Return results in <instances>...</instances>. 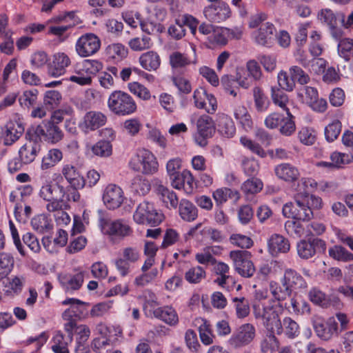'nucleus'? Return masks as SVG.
I'll list each match as a JSON object with an SVG mask.
<instances>
[{"instance_id":"1","label":"nucleus","mask_w":353,"mask_h":353,"mask_svg":"<svg viewBox=\"0 0 353 353\" xmlns=\"http://www.w3.org/2000/svg\"><path fill=\"white\" fill-rule=\"evenodd\" d=\"M254 314L256 319H260L265 329L271 333L281 334L283 325L280 314V305L272 299L265 303H256L253 306Z\"/></svg>"},{"instance_id":"2","label":"nucleus","mask_w":353,"mask_h":353,"mask_svg":"<svg viewBox=\"0 0 353 353\" xmlns=\"http://www.w3.org/2000/svg\"><path fill=\"white\" fill-rule=\"evenodd\" d=\"M108 107L111 112L117 116H128L137 111L134 99L121 90L112 92L108 99Z\"/></svg>"},{"instance_id":"3","label":"nucleus","mask_w":353,"mask_h":353,"mask_svg":"<svg viewBox=\"0 0 353 353\" xmlns=\"http://www.w3.org/2000/svg\"><path fill=\"white\" fill-rule=\"evenodd\" d=\"M294 202L286 203L282 209L283 214L287 218L296 220L309 221L314 216L307 201L305 192H299L294 196Z\"/></svg>"},{"instance_id":"4","label":"nucleus","mask_w":353,"mask_h":353,"mask_svg":"<svg viewBox=\"0 0 353 353\" xmlns=\"http://www.w3.org/2000/svg\"><path fill=\"white\" fill-rule=\"evenodd\" d=\"M64 305H69L70 307L62 314L63 320L68 321L64 325L65 330L72 338L73 331L76 327V320L80 319L86 311L87 303L79 299L70 298L62 302Z\"/></svg>"},{"instance_id":"5","label":"nucleus","mask_w":353,"mask_h":353,"mask_svg":"<svg viewBox=\"0 0 353 353\" xmlns=\"http://www.w3.org/2000/svg\"><path fill=\"white\" fill-rule=\"evenodd\" d=\"M129 165L134 171L144 174H153L158 171L159 163L156 157L149 150L141 149L131 159Z\"/></svg>"},{"instance_id":"6","label":"nucleus","mask_w":353,"mask_h":353,"mask_svg":"<svg viewBox=\"0 0 353 353\" xmlns=\"http://www.w3.org/2000/svg\"><path fill=\"white\" fill-rule=\"evenodd\" d=\"M164 216L154 208L153 203L148 201L141 203L133 214L134 221L138 224H146L155 226L161 223Z\"/></svg>"},{"instance_id":"7","label":"nucleus","mask_w":353,"mask_h":353,"mask_svg":"<svg viewBox=\"0 0 353 353\" xmlns=\"http://www.w3.org/2000/svg\"><path fill=\"white\" fill-rule=\"evenodd\" d=\"M141 258V253L137 247H125L121 250V257L114 261L116 269L121 276H126L131 272L132 265L139 262Z\"/></svg>"},{"instance_id":"8","label":"nucleus","mask_w":353,"mask_h":353,"mask_svg":"<svg viewBox=\"0 0 353 353\" xmlns=\"http://www.w3.org/2000/svg\"><path fill=\"white\" fill-rule=\"evenodd\" d=\"M256 336V330L251 323L239 326L231 335L228 343L234 349H240L250 345Z\"/></svg>"},{"instance_id":"9","label":"nucleus","mask_w":353,"mask_h":353,"mask_svg":"<svg viewBox=\"0 0 353 353\" xmlns=\"http://www.w3.org/2000/svg\"><path fill=\"white\" fill-rule=\"evenodd\" d=\"M31 129H32V134L39 141H41V139H43L45 141L54 144L63 138V132L61 129L55 123L47 121Z\"/></svg>"},{"instance_id":"10","label":"nucleus","mask_w":353,"mask_h":353,"mask_svg":"<svg viewBox=\"0 0 353 353\" xmlns=\"http://www.w3.org/2000/svg\"><path fill=\"white\" fill-rule=\"evenodd\" d=\"M311 321L316 335L324 341H328L338 334V324L334 317L325 321L322 316L315 314Z\"/></svg>"},{"instance_id":"11","label":"nucleus","mask_w":353,"mask_h":353,"mask_svg":"<svg viewBox=\"0 0 353 353\" xmlns=\"http://www.w3.org/2000/svg\"><path fill=\"white\" fill-rule=\"evenodd\" d=\"M250 253L243 250H233L230 252L236 271L242 276L249 278L253 276L255 268L250 259Z\"/></svg>"},{"instance_id":"12","label":"nucleus","mask_w":353,"mask_h":353,"mask_svg":"<svg viewBox=\"0 0 353 353\" xmlns=\"http://www.w3.org/2000/svg\"><path fill=\"white\" fill-rule=\"evenodd\" d=\"M26 142L19 150V156L21 158L25 165L34 161L41 151V141L32 134V129H29L26 134Z\"/></svg>"},{"instance_id":"13","label":"nucleus","mask_w":353,"mask_h":353,"mask_svg":"<svg viewBox=\"0 0 353 353\" xmlns=\"http://www.w3.org/2000/svg\"><path fill=\"white\" fill-rule=\"evenodd\" d=\"M101 47L100 39L93 33H86L77 41L75 50L81 57H87L97 53Z\"/></svg>"},{"instance_id":"14","label":"nucleus","mask_w":353,"mask_h":353,"mask_svg":"<svg viewBox=\"0 0 353 353\" xmlns=\"http://www.w3.org/2000/svg\"><path fill=\"white\" fill-rule=\"evenodd\" d=\"M326 243L319 238L301 240L296 245L299 256L303 259L312 258L316 253H325Z\"/></svg>"},{"instance_id":"15","label":"nucleus","mask_w":353,"mask_h":353,"mask_svg":"<svg viewBox=\"0 0 353 353\" xmlns=\"http://www.w3.org/2000/svg\"><path fill=\"white\" fill-rule=\"evenodd\" d=\"M203 12L205 19L213 23L223 22L230 18L232 14L230 6L224 1H219L205 6Z\"/></svg>"},{"instance_id":"16","label":"nucleus","mask_w":353,"mask_h":353,"mask_svg":"<svg viewBox=\"0 0 353 353\" xmlns=\"http://www.w3.org/2000/svg\"><path fill=\"white\" fill-rule=\"evenodd\" d=\"M299 95L304 103L307 104L313 110L318 112H324L327 107L326 100L319 99L317 90L311 86H304Z\"/></svg>"},{"instance_id":"17","label":"nucleus","mask_w":353,"mask_h":353,"mask_svg":"<svg viewBox=\"0 0 353 353\" xmlns=\"http://www.w3.org/2000/svg\"><path fill=\"white\" fill-rule=\"evenodd\" d=\"M103 201L105 205L110 210L119 208L123 203L125 196L122 189L115 185H108L103 192Z\"/></svg>"},{"instance_id":"18","label":"nucleus","mask_w":353,"mask_h":353,"mask_svg":"<svg viewBox=\"0 0 353 353\" xmlns=\"http://www.w3.org/2000/svg\"><path fill=\"white\" fill-rule=\"evenodd\" d=\"M107 121L106 116L99 111H89L84 115L79 127L87 134L104 125Z\"/></svg>"},{"instance_id":"19","label":"nucleus","mask_w":353,"mask_h":353,"mask_svg":"<svg viewBox=\"0 0 353 353\" xmlns=\"http://www.w3.org/2000/svg\"><path fill=\"white\" fill-rule=\"evenodd\" d=\"M70 63V59L66 54L57 52L53 55L52 61L48 66V74L52 77H59L65 74Z\"/></svg>"},{"instance_id":"20","label":"nucleus","mask_w":353,"mask_h":353,"mask_svg":"<svg viewBox=\"0 0 353 353\" xmlns=\"http://www.w3.org/2000/svg\"><path fill=\"white\" fill-rule=\"evenodd\" d=\"M281 283L288 286L291 292L293 290L305 289L307 287L303 277L291 268L285 270L283 276L281 279Z\"/></svg>"},{"instance_id":"21","label":"nucleus","mask_w":353,"mask_h":353,"mask_svg":"<svg viewBox=\"0 0 353 353\" xmlns=\"http://www.w3.org/2000/svg\"><path fill=\"white\" fill-rule=\"evenodd\" d=\"M154 316L170 326H176L179 323V316L176 311L171 306L165 305L152 310Z\"/></svg>"},{"instance_id":"22","label":"nucleus","mask_w":353,"mask_h":353,"mask_svg":"<svg viewBox=\"0 0 353 353\" xmlns=\"http://www.w3.org/2000/svg\"><path fill=\"white\" fill-rule=\"evenodd\" d=\"M275 32L274 25L270 22H265L261 25L259 30L253 32V38L255 42L261 46L271 43Z\"/></svg>"},{"instance_id":"23","label":"nucleus","mask_w":353,"mask_h":353,"mask_svg":"<svg viewBox=\"0 0 353 353\" xmlns=\"http://www.w3.org/2000/svg\"><path fill=\"white\" fill-rule=\"evenodd\" d=\"M58 279L62 288L66 292H70L79 290L83 283L84 277L82 272H79L75 274H60Z\"/></svg>"},{"instance_id":"24","label":"nucleus","mask_w":353,"mask_h":353,"mask_svg":"<svg viewBox=\"0 0 353 353\" xmlns=\"http://www.w3.org/2000/svg\"><path fill=\"white\" fill-rule=\"evenodd\" d=\"M276 176L286 182H294L300 176L298 168L292 164L283 163L277 165L274 168Z\"/></svg>"},{"instance_id":"25","label":"nucleus","mask_w":353,"mask_h":353,"mask_svg":"<svg viewBox=\"0 0 353 353\" xmlns=\"http://www.w3.org/2000/svg\"><path fill=\"white\" fill-rule=\"evenodd\" d=\"M268 245V250L273 256L279 253H287L290 249L288 239L278 234H274L270 236Z\"/></svg>"},{"instance_id":"26","label":"nucleus","mask_w":353,"mask_h":353,"mask_svg":"<svg viewBox=\"0 0 353 353\" xmlns=\"http://www.w3.org/2000/svg\"><path fill=\"white\" fill-rule=\"evenodd\" d=\"M108 233L121 238L129 236L132 234V229L123 219H117L107 225Z\"/></svg>"},{"instance_id":"27","label":"nucleus","mask_w":353,"mask_h":353,"mask_svg":"<svg viewBox=\"0 0 353 353\" xmlns=\"http://www.w3.org/2000/svg\"><path fill=\"white\" fill-rule=\"evenodd\" d=\"M217 128L219 132L227 138L232 137L236 132L234 123L228 115L224 113L218 114Z\"/></svg>"},{"instance_id":"28","label":"nucleus","mask_w":353,"mask_h":353,"mask_svg":"<svg viewBox=\"0 0 353 353\" xmlns=\"http://www.w3.org/2000/svg\"><path fill=\"white\" fill-rule=\"evenodd\" d=\"M212 197L216 205H221L228 199H231L234 203H236L240 199V194L236 190L222 188L216 190L212 194Z\"/></svg>"},{"instance_id":"29","label":"nucleus","mask_w":353,"mask_h":353,"mask_svg":"<svg viewBox=\"0 0 353 353\" xmlns=\"http://www.w3.org/2000/svg\"><path fill=\"white\" fill-rule=\"evenodd\" d=\"M139 62L143 69L148 71H154L159 68L161 59L156 52L148 51L139 57Z\"/></svg>"},{"instance_id":"30","label":"nucleus","mask_w":353,"mask_h":353,"mask_svg":"<svg viewBox=\"0 0 353 353\" xmlns=\"http://www.w3.org/2000/svg\"><path fill=\"white\" fill-rule=\"evenodd\" d=\"M196 128L198 134L203 137H211L215 132L214 121L207 114H203L198 119Z\"/></svg>"},{"instance_id":"31","label":"nucleus","mask_w":353,"mask_h":353,"mask_svg":"<svg viewBox=\"0 0 353 353\" xmlns=\"http://www.w3.org/2000/svg\"><path fill=\"white\" fill-rule=\"evenodd\" d=\"M63 159L62 152L57 148H52L43 156L41 168L43 170H48L56 165Z\"/></svg>"},{"instance_id":"32","label":"nucleus","mask_w":353,"mask_h":353,"mask_svg":"<svg viewBox=\"0 0 353 353\" xmlns=\"http://www.w3.org/2000/svg\"><path fill=\"white\" fill-rule=\"evenodd\" d=\"M179 214L186 221H193L198 216L197 208L187 199H182L179 203Z\"/></svg>"},{"instance_id":"33","label":"nucleus","mask_w":353,"mask_h":353,"mask_svg":"<svg viewBox=\"0 0 353 353\" xmlns=\"http://www.w3.org/2000/svg\"><path fill=\"white\" fill-rule=\"evenodd\" d=\"M270 95L272 101L275 105L279 107L286 112L287 110H290L288 108V105L290 103L289 98L288 94L284 92V90L276 87H272Z\"/></svg>"},{"instance_id":"34","label":"nucleus","mask_w":353,"mask_h":353,"mask_svg":"<svg viewBox=\"0 0 353 353\" xmlns=\"http://www.w3.org/2000/svg\"><path fill=\"white\" fill-rule=\"evenodd\" d=\"M214 273L218 277L214 279V282L220 287L225 288L228 280L230 278L229 275L230 267L223 262L214 263Z\"/></svg>"},{"instance_id":"35","label":"nucleus","mask_w":353,"mask_h":353,"mask_svg":"<svg viewBox=\"0 0 353 353\" xmlns=\"http://www.w3.org/2000/svg\"><path fill=\"white\" fill-rule=\"evenodd\" d=\"M130 49L135 52H141L150 49L153 43L150 37L147 35H141V37H135L129 40L128 43Z\"/></svg>"},{"instance_id":"36","label":"nucleus","mask_w":353,"mask_h":353,"mask_svg":"<svg viewBox=\"0 0 353 353\" xmlns=\"http://www.w3.org/2000/svg\"><path fill=\"white\" fill-rule=\"evenodd\" d=\"M169 59L170 65L175 69L183 68L192 63H196L195 59L192 60L187 54L179 52H172L170 55Z\"/></svg>"},{"instance_id":"37","label":"nucleus","mask_w":353,"mask_h":353,"mask_svg":"<svg viewBox=\"0 0 353 353\" xmlns=\"http://www.w3.org/2000/svg\"><path fill=\"white\" fill-rule=\"evenodd\" d=\"M69 80L80 85H90L92 82V78L88 72L84 70L81 62L76 65L74 74L70 77Z\"/></svg>"},{"instance_id":"38","label":"nucleus","mask_w":353,"mask_h":353,"mask_svg":"<svg viewBox=\"0 0 353 353\" xmlns=\"http://www.w3.org/2000/svg\"><path fill=\"white\" fill-rule=\"evenodd\" d=\"M14 265V259L12 254L0 253V280L6 278L12 270Z\"/></svg>"},{"instance_id":"39","label":"nucleus","mask_w":353,"mask_h":353,"mask_svg":"<svg viewBox=\"0 0 353 353\" xmlns=\"http://www.w3.org/2000/svg\"><path fill=\"white\" fill-rule=\"evenodd\" d=\"M31 225L34 230L40 234L48 232L52 228L50 220L43 214L35 216L31 220Z\"/></svg>"},{"instance_id":"40","label":"nucleus","mask_w":353,"mask_h":353,"mask_svg":"<svg viewBox=\"0 0 353 353\" xmlns=\"http://www.w3.org/2000/svg\"><path fill=\"white\" fill-rule=\"evenodd\" d=\"M23 130V128L18 123H11L10 125H7L3 140L4 144L10 145L14 143L21 137Z\"/></svg>"},{"instance_id":"41","label":"nucleus","mask_w":353,"mask_h":353,"mask_svg":"<svg viewBox=\"0 0 353 353\" xmlns=\"http://www.w3.org/2000/svg\"><path fill=\"white\" fill-rule=\"evenodd\" d=\"M130 190L132 192L139 195H145L150 190V183L146 179L141 176L134 177L130 183Z\"/></svg>"},{"instance_id":"42","label":"nucleus","mask_w":353,"mask_h":353,"mask_svg":"<svg viewBox=\"0 0 353 353\" xmlns=\"http://www.w3.org/2000/svg\"><path fill=\"white\" fill-rule=\"evenodd\" d=\"M270 291L274 299L279 302L285 300L292 294L288 286L283 285V284L279 285L275 281H271L270 283Z\"/></svg>"},{"instance_id":"43","label":"nucleus","mask_w":353,"mask_h":353,"mask_svg":"<svg viewBox=\"0 0 353 353\" xmlns=\"http://www.w3.org/2000/svg\"><path fill=\"white\" fill-rule=\"evenodd\" d=\"M199 327V337L201 343L205 345H210L214 343L216 338L213 334L210 324L205 319Z\"/></svg>"},{"instance_id":"44","label":"nucleus","mask_w":353,"mask_h":353,"mask_svg":"<svg viewBox=\"0 0 353 353\" xmlns=\"http://www.w3.org/2000/svg\"><path fill=\"white\" fill-rule=\"evenodd\" d=\"M329 256L339 261L348 262L353 261V254L341 245H334L328 250Z\"/></svg>"},{"instance_id":"45","label":"nucleus","mask_w":353,"mask_h":353,"mask_svg":"<svg viewBox=\"0 0 353 353\" xmlns=\"http://www.w3.org/2000/svg\"><path fill=\"white\" fill-rule=\"evenodd\" d=\"M339 55L346 61L353 57V39L343 38L337 45Z\"/></svg>"},{"instance_id":"46","label":"nucleus","mask_w":353,"mask_h":353,"mask_svg":"<svg viewBox=\"0 0 353 353\" xmlns=\"http://www.w3.org/2000/svg\"><path fill=\"white\" fill-rule=\"evenodd\" d=\"M253 97L254 105L258 112H265L269 105V101L263 90L260 87L253 88Z\"/></svg>"},{"instance_id":"47","label":"nucleus","mask_w":353,"mask_h":353,"mask_svg":"<svg viewBox=\"0 0 353 353\" xmlns=\"http://www.w3.org/2000/svg\"><path fill=\"white\" fill-rule=\"evenodd\" d=\"M239 319H244L250 314V304L248 299L244 297H234L232 299Z\"/></svg>"},{"instance_id":"48","label":"nucleus","mask_w":353,"mask_h":353,"mask_svg":"<svg viewBox=\"0 0 353 353\" xmlns=\"http://www.w3.org/2000/svg\"><path fill=\"white\" fill-rule=\"evenodd\" d=\"M263 187V182L258 178H250L241 185V190L244 194H254L259 192Z\"/></svg>"},{"instance_id":"49","label":"nucleus","mask_w":353,"mask_h":353,"mask_svg":"<svg viewBox=\"0 0 353 353\" xmlns=\"http://www.w3.org/2000/svg\"><path fill=\"white\" fill-rule=\"evenodd\" d=\"M106 54L110 59H122L127 57L128 50L123 44L115 43L108 46Z\"/></svg>"},{"instance_id":"50","label":"nucleus","mask_w":353,"mask_h":353,"mask_svg":"<svg viewBox=\"0 0 353 353\" xmlns=\"http://www.w3.org/2000/svg\"><path fill=\"white\" fill-rule=\"evenodd\" d=\"M276 333L270 332L261 342V350L263 353H273L279 347V341Z\"/></svg>"},{"instance_id":"51","label":"nucleus","mask_w":353,"mask_h":353,"mask_svg":"<svg viewBox=\"0 0 353 353\" xmlns=\"http://www.w3.org/2000/svg\"><path fill=\"white\" fill-rule=\"evenodd\" d=\"M91 150L97 157H108L112 154V148L110 141H99L92 146Z\"/></svg>"},{"instance_id":"52","label":"nucleus","mask_w":353,"mask_h":353,"mask_svg":"<svg viewBox=\"0 0 353 353\" xmlns=\"http://www.w3.org/2000/svg\"><path fill=\"white\" fill-rule=\"evenodd\" d=\"M128 89L131 93L137 96L139 99L148 101L151 98V93L150 90L143 85L138 82H131L128 85Z\"/></svg>"},{"instance_id":"53","label":"nucleus","mask_w":353,"mask_h":353,"mask_svg":"<svg viewBox=\"0 0 353 353\" xmlns=\"http://www.w3.org/2000/svg\"><path fill=\"white\" fill-rule=\"evenodd\" d=\"M339 15L330 8H323L319 11L317 15L318 19L323 25L330 27L337 23Z\"/></svg>"},{"instance_id":"54","label":"nucleus","mask_w":353,"mask_h":353,"mask_svg":"<svg viewBox=\"0 0 353 353\" xmlns=\"http://www.w3.org/2000/svg\"><path fill=\"white\" fill-rule=\"evenodd\" d=\"M289 74L293 78L294 82L305 85L310 82L309 75L299 66L293 65L289 68Z\"/></svg>"},{"instance_id":"55","label":"nucleus","mask_w":353,"mask_h":353,"mask_svg":"<svg viewBox=\"0 0 353 353\" xmlns=\"http://www.w3.org/2000/svg\"><path fill=\"white\" fill-rule=\"evenodd\" d=\"M205 277V271L200 266L192 267L185 274V279L190 283H198Z\"/></svg>"},{"instance_id":"56","label":"nucleus","mask_w":353,"mask_h":353,"mask_svg":"<svg viewBox=\"0 0 353 353\" xmlns=\"http://www.w3.org/2000/svg\"><path fill=\"white\" fill-rule=\"evenodd\" d=\"M286 114L287 116H284L283 121H282V123L279 126V131L283 135L288 137L295 132L296 125L293 121L294 117L290 110H287Z\"/></svg>"},{"instance_id":"57","label":"nucleus","mask_w":353,"mask_h":353,"mask_svg":"<svg viewBox=\"0 0 353 353\" xmlns=\"http://www.w3.org/2000/svg\"><path fill=\"white\" fill-rule=\"evenodd\" d=\"M352 159V155L346 153L334 152L330 154V160L335 169L343 168L345 165L350 163Z\"/></svg>"},{"instance_id":"58","label":"nucleus","mask_w":353,"mask_h":353,"mask_svg":"<svg viewBox=\"0 0 353 353\" xmlns=\"http://www.w3.org/2000/svg\"><path fill=\"white\" fill-rule=\"evenodd\" d=\"M301 220H289L285 223V229L290 235L301 237L305 234V228Z\"/></svg>"},{"instance_id":"59","label":"nucleus","mask_w":353,"mask_h":353,"mask_svg":"<svg viewBox=\"0 0 353 353\" xmlns=\"http://www.w3.org/2000/svg\"><path fill=\"white\" fill-rule=\"evenodd\" d=\"M342 125L339 120H334L325 128V136L329 142L337 139L341 131Z\"/></svg>"},{"instance_id":"60","label":"nucleus","mask_w":353,"mask_h":353,"mask_svg":"<svg viewBox=\"0 0 353 353\" xmlns=\"http://www.w3.org/2000/svg\"><path fill=\"white\" fill-rule=\"evenodd\" d=\"M112 348L110 340L108 337H96L92 343V349L96 353H108Z\"/></svg>"},{"instance_id":"61","label":"nucleus","mask_w":353,"mask_h":353,"mask_svg":"<svg viewBox=\"0 0 353 353\" xmlns=\"http://www.w3.org/2000/svg\"><path fill=\"white\" fill-rule=\"evenodd\" d=\"M283 330L288 338L293 339L297 336L299 333V326L298 323L290 317H285L282 323Z\"/></svg>"},{"instance_id":"62","label":"nucleus","mask_w":353,"mask_h":353,"mask_svg":"<svg viewBox=\"0 0 353 353\" xmlns=\"http://www.w3.org/2000/svg\"><path fill=\"white\" fill-rule=\"evenodd\" d=\"M298 138L301 143L305 145H311L314 143L316 135L312 128L304 127L299 130Z\"/></svg>"},{"instance_id":"63","label":"nucleus","mask_w":353,"mask_h":353,"mask_svg":"<svg viewBox=\"0 0 353 353\" xmlns=\"http://www.w3.org/2000/svg\"><path fill=\"white\" fill-rule=\"evenodd\" d=\"M58 191L57 185H53L51 183H46L41 187L39 195L44 201H48L57 198Z\"/></svg>"},{"instance_id":"64","label":"nucleus","mask_w":353,"mask_h":353,"mask_svg":"<svg viewBox=\"0 0 353 353\" xmlns=\"http://www.w3.org/2000/svg\"><path fill=\"white\" fill-rule=\"evenodd\" d=\"M277 78L278 83L281 90L290 92L295 88V83L293 78L290 76L289 72L288 73L287 72L282 70L278 74Z\"/></svg>"}]
</instances>
